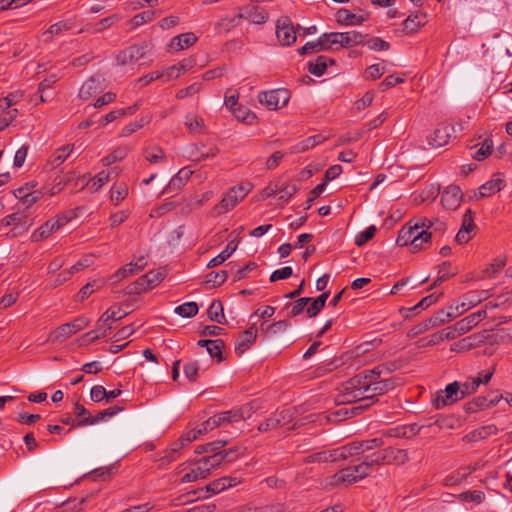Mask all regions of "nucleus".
I'll use <instances>...</instances> for the list:
<instances>
[{"mask_svg":"<svg viewBox=\"0 0 512 512\" xmlns=\"http://www.w3.org/2000/svg\"><path fill=\"white\" fill-rule=\"evenodd\" d=\"M153 45L150 42L132 45L121 51L117 56V62L120 65H127L137 62L152 51Z\"/></svg>","mask_w":512,"mask_h":512,"instance_id":"13","label":"nucleus"},{"mask_svg":"<svg viewBox=\"0 0 512 512\" xmlns=\"http://www.w3.org/2000/svg\"><path fill=\"white\" fill-rule=\"evenodd\" d=\"M426 23V16L423 14L410 15L403 22V31L412 34L417 32Z\"/></svg>","mask_w":512,"mask_h":512,"instance_id":"34","label":"nucleus"},{"mask_svg":"<svg viewBox=\"0 0 512 512\" xmlns=\"http://www.w3.org/2000/svg\"><path fill=\"white\" fill-rule=\"evenodd\" d=\"M194 65H195V61L193 59L188 58V59H183L181 62H179L176 65L168 67L164 71L166 81L180 77V75L191 70L194 67Z\"/></svg>","mask_w":512,"mask_h":512,"instance_id":"25","label":"nucleus"},{"mask_svg":"<svg viewBox=\"0 0 512 512\" xmlns=\"http://www.w3.org/2000/svg\"><path fill=\"white\" fill-rule=\"evenodd\" d=\"M128 195V186L125 183H117L111 187L110 199L114 205H119Z\"/></svg>","mask_w":512,"mask_h":512,"instance_id":"43","label":"nucleus"},{"mask_svg":"<svg viewBox=\"0 0 512 512\" xmlns=\"http://www.w3.org/2000/svg\"><path fill=\"white\" fill-rule=\"evenodd\" d=\"M185 125L191 133L201 134L205 130L203 119L193 114H188L186 116Z\"/></svg>","mask_w":512,"mask_h":512,"instance_id":"49","label":"nucleus"},{"mask_svg":"<svg viewBox=\"0 0 512 512\" xmlns=\"http://www.w3.org/2000/svg\"><path fill=\"white\" fill-rule=\"evenodd\" d=\"M380 372L377 368L365 375H357L341 385L335 398L337 404L366 402L376 395H382L396 385L393 378L378 380Z\"/></svg>","mask_w":512,"mask_h":512,"instance_id":"1","label":"nucleus"},{"mask_svg":"<svg viewBox=\"0 0 512 512\" xmlns=\"http://www.w3.org/2000/svg\"><path fill=\"white\" fill-rule=\"evenodd\" d=\"M335 60L326 56H318L314 61L309 62V72L314 76H322L328 67L333 65Z\"/></svg>","mask_w":512,"mask_h":512,"instance_id":"32","label":"nucleus"},{"mask_svg":"<svg viewBox=\"0 0 512 512\" xmlns=\"http://www.w3.org/2000/svg\"><path fill=\"white\" fill-rule=\"evenodd\" d=\"M102 90L101 81L98 77H91L83 83L79 90V97L87 100Z\"/></svg>","mask_w":512,"mask_h":512,"instance_id":"28","label":"nucleus"},{"mask_svg":"<svg viewBox=\"0 0 512 512\" xmlns=\"http://www.w3.org/2000/svg\"><path fill=\"white\" fill-rule=\"evenodd\" d=\"M327 50L339 48H351L364 44V35L358 31L323 33Z\"/></svg>","mask_w":512,"mask_h":512,"instance_id":"8","label":"nucleus"},{"mask_svg":"<svg viewBox=\"0 0 512 512\" xmlns=\"http://www.w3.org/2000/svg\"><path fill=\"white\" fill-rule=\"evenodd\" d=\"M488 292L487 291H469L463 295L462 301L458 303L463 312L470 310L471 308L477 306L482 301L487 299Z\"/></svg>","mask_w":512,"mask_h":512,"instance_id":"23","label":"nucleus"},{"mask_svg":"<svg viewBox=\"0 0 512 512\" xmlns=\"http://www.w3.org/2000/svg\"><path fill=\"white\" fill-rule=\"evenodd\" d=\"M240 18L247 19L253 24H264L268 20V13L260 7H249L243 13L239 14Z\"/></svg>","mask_w":512,"mask_h":512,"instance_id":"29","label":"nucleus"},{"mask_svg":"<svg viewBox=\"0 0 512 512\" xmlns=\"http://www.w3.org/2000/svg\"><path fill=\"white\" fill-rule=\"evenodd\" d=\"M324 50H327L326 41L322 38V35H320L317 41L307 42L304 46L299 48L298 53L304 55Z\"/></svg>","mask_w":512,"mask_h":512,"instance_id":"45","label":"nucleus"},{"mask_svg":"<svg viewBox=\"0 0 512 512\" xmlns=\"http://www.w3.org/2000/svg\"><path fill=\"white\" fill-rule=\"evenodd\" d=\"M34 224V219L29 217V214L25 210H21L19 207L17 211L7 215L1 220V226L12 228L7 232V237L16 238L26 233L29 228Z\"/></svg>","mask_w":512,"mask_h":512,"instance_id":"9","label":"nucleus"},{"mask_svg":"<svg viewBox=\"0 0 512 512\" xmlns=\"http://www.w3.org/2000/svg\"><path fill=\"white\" fill-rule=\"evenodd\" d=\"M290 95L286 89H274L261 92L258 95L259 102L270 110L284 107L289 101Z\"/></svg>","mask_w":512,"mask_h":512,"instance_id":"12","label":"nucleus"},{"mask_svg":"<svg viewBox=\"0 0 512 512\" xmlns=\"http://www.w3.org/2000/svg\"><path fill=\"white\" fill-rule=\"evenodd\" d=\"M181 449H182V444L177 443L175 441L174 443H172V445L168 449L164 450L161 453V457L159 460L162 461V464L171 463L178 458Z\"/></svg>","mask_w":512,"mask_h":512,"instance_id":"51","label":"nucleus"},{"mask_svg":"<svg viewBox=\"0 0 512 512\" xmlns=\"http://www.w3.org/2000/svg\"><path fill=\"white\" fill-rule=\"evenodd\" d=\"M150 121H151L150 116H143L139 120L131 122L121 130L120 136L128 137L131 134H133L134 132H136L137 130H139V129L143 128L144 126H146L147 124H149Z\"/></svg>","mask_w":512,"mask_h":512,"instance_id":"48","label":"nucleus"},{"mask_svg":"<svg viewBox=\"0 0 512 512\" xmlns=\"http://www.w3.org/2000/svg\"><path fill=\"white\" fill-rule=\"evenodd\" d=\"M233 450H224V452L214 453L210 456H204L193 462L189 466V472L185 473L180 481L181 483L194 482L207 478L212 470L219 467L223 462H231Z\"/></svg>","mask_w":512,"mask_h":512,"instance_id":"4","label":"nucleus"},{"mask_svg":"<svg viewBox=\"0 0 512 512\" xmlns=\"http://www.w3.org/2000/svg\"><path fill=\"white\" fill-rule=\"evenodd\" d=\"M231 112L235 116V118L242 122L250 123L252 120L256 118L254 113L250 112L247 108L242 106H237Z\"/></svg>","mask_w":512,"mask_h":512,"instance_id":"63","label":"nucleus"},{"mask_svg":"<svg viewBox=\"0 0 512 512\" xmlns=\"http://www.w3.org/2000/svg\"><path fill=\"white\" fill-rule=\"evenodd\" d=\"M73 149V145H66L57 149L51 158L52 166L57 167L63 163L70 156Z\"/></svg>","mask_w":512,"mask_h":512,"instance_id":"53","label":"nucleus"},{"mask_svg":"<svg viewBox=\"0 0 512 512\" xmlns=\"http://www.w3.org/2000/svg\"><path fill=\"white\" fill-rule=\"evenodd\" d=\"M458 316L459 313H446L445 310H440L431 317V320L432 324H434V327L436 328L450 322Z\"/></svg>","mask_w":512,"mask_h":512,"instance_id":"57","label":"nucleus"},{"mask_svg":"<svg viewBox=\"0 0 512 512\" xmlns=\"http://www.w3.org/2000/svg\"><path fill=\"white\" fill-rule=\"evenodd\" d=\"M252 185L250 183H242L233 186L224 195L222 200L214 206L212 210L213 216H219L232 210L245 196L251 191Z\"/></svg>","mask_w":512,"mask_h":512,"instance_id":"7","label":"nucleus"},{"mask_svg":"<svg viewBox=\"0 0 512 512\" xmlns=\"http://www.w3.org/2000/svg\"><path fill=\"white\" fill-rule=\"evenodd\" d=\"M383 445L380 438L367 439L363 441H355L332 450H324L313 453L305 458L307 463H327L338 462L348 458H353L360 454L379 449Z\"/></svg>","mask_w":512,"mask_h":512,"instance_id":"3","label":"nucleus"},{"mask_svg":"<svg viewBox=\"0 0 512 512\" xmlns=\"http://www.w3.org/2000/svg\"><path fill=\"white\" fill-rule=\"evenodd\" d=\"M450 127L447 125L440 126L435 129L433 134L428 138L432 147H442L446 145L450 139Z\"/></svg>","mask_w":512,"mask_h":512,"instance_id":"30","label":"nucleus"},{"mask_svg":"<svg viewBox=\"0 0 512 512\" xmlns=\"http://www.w3.org/2000/svg\"><path fill=\"white\" fill-rule=\"evenodd\" d=\"M463 398L459 382L455 381L439 390L433 400L436 409H442L445 406L452 405Z\"/></svg>","mask_w":512,"mask_h":512,"instance_id":"11","label":"nucleus"},{"mask_svg":"<svg viewBox=\"0 0 512 512\" xmlns=\"http://www.w3.org/2000/svg\"><path fill=\"white\" fill-rule=\"evenodd\" d=\"M445 222L439 219L417 217L409 221L399 232L397 243L400 246H410L412 252L428 247L434 233H443Z\"/></svg>","mask_w":512,"mask_h":512,"instance_id":"2","label":"nucleus"},{"mask_svg":"<svg viewBox=\"0 0 512 512\" xmlns=\"http://www.w3.org/2000/svg\"><path fill=\"white\" fill-rule=\"evenodd\" d=\"M23 97L21 91H15L0 99V108L6 110L17 104Z\"/></svg>","mask_w":512,"mask_h":512,"instance_id":"60","label":"nucleus"},{"mask_svg":"<svg viewBox=\"0 0 512 512\" xmlns=\"http://www.w3.org/2000/svg\"><path fill=\"white\" fill-rule=\"evenodd\" d=\"M419 429H416L415 425L413 426H400L393 429H389L385 431L382 435V437H379L384 441L385 437H410L411 435H415L418 433ZM385 445V442H383V445Z\"/></svg>","mask_w":512,"mask_h":512,"instance_id":"35","label":"nucleus"},{"mask_svg":"<svg viewBox=\"0 0 512 512\" xmlns=\"http://www.w3.org/2000/svg\"><path fill=\"white\" fill-rule=\"evenodd\" d=\"M164 276L160 271H150L146 273L144 276L140 277L134 284L133 291L136 293H140L143 291H147L158 285Z\"/></svg>","mask_w":512,"mask_h":512,"instance_id":"17","label":"nucleus"},{"mask_svg":"<svg viewBox=\"0 0 512 512\" xmlns=\"http://www.w3.org/2000/svg\"><path fill=\"white\" fill-rule=\"evenodd\" d=\"M193 171L187 167H184L178 171V173L171 178L168 185L165 188L167 192H173L181 189L186 182L190 179Z\"/></svg>","mask_w":512,"mask_h":512,"instance_id":"27","label":"nucleus"},{"mask_svg":"<svg viewBox=\"0 0 512 512\" xmlns=\"http://www.w3.org/2000/svg\"><path fill=\"white\" fill-rule=\"evenodd\" d=\"M471 473H472V469L469 467L460 469V470L453 472V473L449 474L448 476H446V478L444 480L445 484L450 485V486L458 485L464 479H466V477Z\"/></svg>","mask_w":512,"mask_h":512,"instance_id":"54","label":"nucleus"},{"mask_svg":"<svg viewBox=\"0 0 512 512\" xmlns=\"http://www.w3.org/2000/svg\"><path fill=\"white\" fill-rule=\"evenodd\" d=\"M276 37L281 45L290 46L296 41V32L288 17L278 19L276 24Z\"/></svg>","mask_w":512,"mask_h":512,"instance_id":"14","label":"nucleus"},{"mask_svg":"<svg viewBox=\"0 0 512 512\" xmlns=\"http://www.w3.org/2000/svg\"><path fill=\"white\" fill-rule=\"evenodd\" d=\"M367 453L355 456L361 462L353 467L344 468L334 475L324 479L325 487H336L343 484H351L366 477L372 468Z\"/></svg>","mask_w":512,"mask_h":512,"instance_id":"5","label":"nucleus"},{"mask_svg":"<svg viewBox=\"0 0 512 512\" xmlns=\"http://www.w3.org/2000/svg\"><path fill=\"white\" fill-rule=\"evenodd\" d=\"M111 174L112 171H100L96 176L88 179L87 186L92 192H97L109 182Z\"/></svg>","mask_w":512,"mask_h":512,"instance_id":"38","label":"nucleus"},{"mask_svg":"<svg viewBox=\"0 0 512 512\" xmlns=\"http://www.w3.org/2000/svg\"><path fill=\"white\" fill-rule=\"evenodd\" d=\"M505 187V180L500 173H496L490 180L482 184L478 191L474 192L473 198L480 199L489 197L497 192H500Z\"/></svg>","mask_w":512,"mask_h":512,"instance_id":"16","label":"nucleus"},{"mask_svg":"<svg viewBox=\"0 0 512 512\" xmlns=\"http://www.w3.org/2000/svg\"><path fill=\"white\" fill-rule=\"evenodd\" d=\"M370 464L374 465H403L410 459L406 449L386 447L374 452L367 453Z\"/></svg>","mask_w":512,"mask_h":512,"instance_id":"6","label":"nucleus"},{"mask_svg":"<svg viewBox=\"0 0 512 512\" xmlns=\"http://www.w3.org/2000/svg\"><path fill=\"white\" fill-rule=\"evenodd\" d=\"M129 153V148L126 146L115 149L111 154L102 158L101 163L103 166H110L117 161L123 160Z\"/></svg>","mask_w":512,"mask_h":512,"instance_id":"50","label":"nucleus"},{"mask_svg":"<svg viewBox=\"0 0 512 512\" xmlns=\"http://www.w3.org/2000/svg\"><path fill=\"white\" fill-rule=\"evenodd\" d=\"M210 344L206 349L209 355L213 358H217L218 361H222V350L224 348V341L221 339H215L212 340Z\"/></svg>","mask_w":512,"mask_h":512,"instance_id":"62","label":"nucleus"},{"mask_svg":"<svg viewBox=\"0 0 512 512\" xmlns=\"http://www.w3.org/2000/svg\"><path fill=\"white\" fill-rule=\"evenodd\" d=\"M493 376V372H488L484 376H478L467 379L463 384L460 385L463 397L470 395L478 389L480 384L488 383Z\"/></svg>","mask_w":512,"mask_h":512,"instance_id":"26","label":"nucleus"},{"mask_svg":"<svg viewBox=\"0 0 512 512\" xmlns=\"http://www.w3.org/2000/svg\"><path fill=\"white\" fill-rule=\"evenodd\" d=\"M228 278V273L225 270L210 272L206 275V284H210L212 286H220L222 285Z\"/></svg>","mask_w":512,"mask_h":512,"instance_id":"59","label":"nucleus"},{"mask_svg":"<svg viewBox=\"0 0 512 512\" xmlns=\"http://www.w3.org/2000/svg\"><path fill=\"white\" fill-rule=\"evenodd\" d=\"M236 249L237 244L234 243L233 241L229 242L226 248L221 253H219L217 256L210 260V262L208 263V267H216L218 265H221L234 253Z\"/></svg>","mask_w":512,"mask_h":512,"instance_id":"46","label":"nucleus"},{"mask_svg":"<svg viewBox=\"0 0 512 512\" xmlns=\"http://www.w3.org/2000/svg\"><path fill=\"white\" fill-rule=\"evenodd\" d=\"M258 329L255 325H251L236 340L235 351L243 354L256 340Z\"/></svg>","mask_w":512,"mask_h":512,"instance_id":"22","label":"nucleus"},{"mask_svg":"<svg viewBox=\"0 0 512 512\" xmlns=\"http://www.w3.org/2000/svg\"><path fill=\"white\" fill-rule=\"evenodd\" d=\"M71 219L72 216L68 214L57 215L55 218L46 221L37 230H35L31 235V240L33 242H38L48 238L54 232L66 225Z\"/></svg>","mask_w":512,"mask_h":512,"instance_id":"10","label":"nucleus"},{"mask_svg":"<svg viewBox=\"0 0 512 512\" xmlns=\"http://www.w3.org/2000/svg\"><path fill=\"white\" fill-rule=\"evenodd\" d=\"M196 41V35L193 32H187L173 37L167 47L171 52H179L193 46Z\"/></svg>","mask_w":512,"mask_h":512,"instance_id":"20","label":"nucleus"},{"mask_svg":"<svg viewBox=\"0 0 512 512\" xmlns=\"http://www.w3.org/2000/svg\"><path fill=\"white\" fill-rule=\"evenodd\" d=\"M242 479L235 476H226L216 479L206 486V491L212 494H218L228 488L237 486Z\"/></svg>","mask_w":512,"mask_h":512,"instance_id":"21","label":"nucleus"},{"mask_svg":"<svg viewBox=\"0 0 512 512\" xmlns=\"http://www.w3.org/2000/svg\"><path fill=\"white\" fill-rule=\"evenodd\" d=\"M376 233V227L374 225H371L367 227L364 231L360 232L355 239V244L357 246H362L365 243H367L369 240H371Z\"/></svg>","mask_w":512,"mask_h":512,"instance_id":"64","label":"nucleus"},{"mask_svg":"<svg viewBox=\"0 0 512 512\" xmlns=\"http://www.w3.org/2000/svg\"><path fill=\"white\" fill-rule=\"evenodd\" d=\"M119 408H108L103 411H100L96 416H88L82 420H79L77 422V426H87V425H93L98 423L99 421L103 420L106 417H112L116 415V413L119 411Z\"/></svg>","mask_w":512,"mask_h":512,"instance_id":"37","label":"nucleus"},{"mask_svg":"<svg viewBox=\"0 0 512 512\" xmlns=\"http://www.w3.org/2000/svg\"><path fill=\"white\" fill-rule=\"evenodd\" d=\"M371 403L359 404L351 408L341 407L326 416L328 421H342L358 414L363 409L367 408Z\"/></svg>","mask_w":512,"mask_h":512,"instance_id":"24","label":"nucleus"},{"mask_svg":"<svg viewBox=\"0 0 512 512\" xmlns=\"http://www.w3.org/2000/svg\"><path fill=\"white\" fill-rule=\"evenodd\" d=\"M136 273H138V272L135 270V267L132 264V262H130V263L126 264L125 266H123L122 268L118 269L110 277V280L113 284H116V283L120 282L121 280L127 278L128 276L134 275Z\"/></svg>","mask_w":512,"mask_h":512,"instance_id":"55","label":"nucleus"},{"mask_svg":"<svg viewBox=\"0 0 512 512\" xmlns=\"http://www.w3.org/2000/svg\"><path fill=\"white\" fill-rule=\"evenodd\" d=\"M126 313L120 307H111L107 309L96 321V328L102 331V336H107L112 329V323L122 319Z\"/></svg>","mask_w":512,"mask_h":512,"instance_id":"15","label":"nucleus"},{"mask_svg":"<svg viewBox=\"0 0 512 512\" xmlns=\"http://www.w3.org/2000/svg\"><path fill=\"white\" fill-rule=\"evenodd\" d=\"M207 315L209 320L213 322H217L219 324H224L226 322L223 305L220 300L212 301L208 308Z\"/></svg>","mask_w":512,"mask_h":512,"instance_id":"36","label":"nucleus"},{"mask_svg":"<svg viewBox=\"0 0 512 512\" xmlns=\"http://www.w3.org/2000/svg\"><path fill=\"white\" fill-rule=\"evenodd\" d=\"M312 300L310 297H303L299 298L294 302L288 303L285 305V309L287 310V316L289 317H296L299 314H301L305 307L309 304V302Z\"/></svg>","mask_w":512,"mask_h":512,"instance_id":"39","label":"nucleus"},{"mask_svg":"<svg viewBox=\"0 0 512 512\" xmlns=\"http://www.w3.org/2000/svg\"><path fill=\"white\" fill-rule=\"evenodd\" d=\"M73 335L74 333H72L71 328L68 326L67 323H65L63 325H60L50 333L48 341L63 342L72 337Z\"/></svg>","mask_w":512,"mask_h":512,"instance_id":"41","label":"nucleus"},{"mask_svg":"<svg viewBox=\"0 0 512 512\" xmlns=\"http://www.w3.org/2000/svg\"><path fill=\"white\" fill-rule=\"evenodd\" d=\"M336 21L345 26L360 25L364 22V17L356 15L347 9H339L335 15Z\"/></svg>","mask_w":512,"mask_h":512,"instance_id":"31","label":"nucleus"},{"mask_svg":"<svg viewBox=\"0 0 512 512\" xmlns=\"http://www.w3.org/2000/svg\"><path fill=\"white\" fill-rule=\"evenodd\" d=\"M375 98V92L370 90L367 91L360 99L356 100L353 104V110L360 112L369 107Z\"/></svg>","mask_w":512,"mask_h":512,"instance_id":"58","label":"nucleus"},{"mask_svg":"<svg viewBox=\"0 0 512 512\" xmlns=\"http://www.w3.org/2000/svg\"><path fill=\"white\" fill-rule=\"evenodd\" d=\"M290 327V323L286 320H280L275 323L269 324L264 333L267 337L275 336L277 334L285 332Z\"/></svg>","mask_w":512,"mask_h":512,"instance_id":"56","label":"nucleus"},{"mask_svg":"<svg viewBox=\"0 0 512 512\" xmlns=\"http://www.w3.org/2000/svg\"><path fill=\"white\" fill-rule=\"evenodd\" d=\"M242 419L243 415L239 410L224 411L208 418V426L212 425L218 428L229 423L241 421Z\"/></svg>","mask_w":512,"mask_h":512,"instance_id":"19","label":"nucleus"},{"mask_svg":"<svg viewBox=\"0 0 512 512\" xmlns=\"http://www.w3.org/2000/svg\"><path fill=\"white\" fill-rule=\"evenodd\" d=\"M93 264V257L91 255H86L84 257H82L77 263H75L69 271L67 272H64L63 274H61L60 276H63L62 279H59L58 282H63V281H66L70 275H72L73 273H76V272H79L81 270H83L84 268L86 267H89Z\"/></svg>","mask_w":512,"mask_h":512,"instance_id":"42","label":"nucleus"},{"mask_svg":"<svg viewBox=\"0 0 512 512\" xmlns=\"http://www.w3.org/2000/svg\"><path fill=\"white\" fill-rule=\"evenodd\" d=\"M87 499L88 497L68 499L60 505V512H82Z\"/></svg>","mask_w":512,"mask_h":512,"instance_id":"40","label":"nucleus"},{"mask_svg":"<svg viewBox=\"0 0 512 512\" xmlns=\"http://www.w3.org/2000/svg\"><path fill=\"white\" fill-rule=\"evenodd\" d=\"M145 159L154 164L163 162L166 157L164 151L160 147H153L145 151Z\"/></svg>","mask_w":512,"mask_h":512,"instance_id":"61","label":"nucleus"},{"mask_svg":"<svg viewBox=\"0 0 512 512\" xmlns=\"http://www.w3.org/2000/svg\"><path fill=\"white\" fill-rule=\"evenodd\" d=\"M325 140V138L322 135H313L310 136L303 141L295 144L290 148V153L297 154L302 153L305 151H308L312 148H314L316 145L322 143Z\"/></svg>","mask_w":512,"mask_h":512,"instance_id":"33","label":"nucleus"},{"mask_svg":"<svg viewBox=\"0 0 512 512\" xmlns=\"http://www.w3.org/2000/svg\"><path fill=\"white\" fill-rule=\"evenodd\" d=\"M297 191L296 185L277 182V193H275V196L283 202H288Z\"/></svg>","mask_w":512,"mask_h":512,"instance_id":"47","label":"nucleus"},{"mask_svg":"<svg viewBox=\"0 0 512 512\" xmlns=\"http://www.w3.org/2000/svg\"><path fill=\"white\" fill-rule=\"evenodd\" d=\"M463 194L458 186H448L442 193V205L448 210H455L462 201Z\"/></svg>","mask_w":512,"mask_h":512,"instance_id":"18","label":"nucleus"},{"mask_svg":"<svg viewBox=\"0 0 512 512\" xmlns=\"http://www.w3.org/2000/svg\"><path fill=\"white\" fill-rule=\"evenodd\" d=\"M198 305L196 302H186L174 309V312L184 318H190L198 313Z\"/></svg>","mask_w":512,"mask_h":512,"instance_id":"52","label":"nucleus"},{"mask_svg":"<svg viewBox=\"0 0 512 512\" xmlns=\"http://www.w3.org/2000/svg\"><path fill=\"white\" fill-rule=\"evenodd\" d=\"M73 24L69 20L60 21L50 26V28L43 33L45 41L50 40L54 35H58L64 31H68L72 28Z\"/></svg>","mask_w":512,"mask_h":512,"instance_id":"44","label":"nucleus"}]
</instances>
